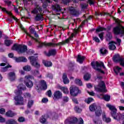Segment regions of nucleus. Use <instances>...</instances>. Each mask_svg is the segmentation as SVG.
<instances>
[{"mask_svg":"<svg viewBox=\"0 0 124 124\" xmlns=\"http://www.w3.org/2000/svg\"><path fill=\"white\" fill-rule=\"evenodd\" d=\"M81 28V26L78 28V29L74 30V33H72L71 35V36L69 37L68 39H66L65 41H62V42H59L58 43H47L46 42L44 43L39 42V45L38 46V48H41L45 46V47H57V46H60L61 45H64V44H66V43H69V41L73 38V36H75L77 33H78V31L79 29Z\"/></svg>","mask_w":124,"mask_h":124,"instance_id":"nucleus-1","label":"nucleus"},{"mask_svg":"<svg viewBox=\"0 0 124 124\" xmlns=\"http://www.w3.org/2000/svg\"><path fill=\"white\" fill-rule=\"evenodd\" d=\"M91 65L94 69L95 70H96V71H98V72H100V73H102V74H105V72L104 71L101 70L100 68H98V67H102L104 69H106V67H105V66H104V63L102 62H98L97 61H93L91 62Z\"/></svg>","mask_w":124,"mask_h":124,"instance_id":"nucleus-2","label":"nucleus"},{"mask_svg":"<svg viewBox=\"0 0 124 124\" xmlns=\"http://www.w3.org/2000/svg\"><path fill=\"white\" fill-rule=\"evenodd\" d=\"M12 50L17 51L18 54H23L27 52L28 50V47L27 46L23 45H18L17 44H15L12 47Z\"/></svg>","mask_w":124,"mask_h":124,"instance_id":"nucleus-3","label":"nucleus"},{"mask_svg":"<svg viewBox=\"0 0 124 124\" xmlns=\"http://www.w3.org/2000/svg\"><path fill=\"white\" fill-rule=\"evenodd\" d=\"M25 80L24 81L25 84L27 88H32L33 87V82L31 80V79H34V78L31 75H27L25 77Z\"/></svg>","mask_w":124,"mask_h":124,"instance_id":"nucleus-4","label":"nucleus"},{"mask_svg":"<svg viewBox=\"0 0 124 124\" xmlns=\"http://www.w3.org/2000/svg\"><path fill=\"white\" fill-rule=\"evenodd\" d=\"M95 91L96 92H99L100 93H107V90H106V85L103 81H101L98 86L94 87Z\"/></svg>","mask_w":124,"mask_h":124,"instance_id":"nucleus-5","label":"nucleus"},{"mask_svg":"<svg viewBox=\"0 0 124 124\" xmlns=\"http://www.w3.org/2000/svg\"><path fill=\"white\" fill-rule=\"evenodd\" d=\"M112 31L116 35H119V34H124V26L119 25L113 28Z\"/></svg>","mask_w":124,"mask_h":124,"instance_id":"nucleus-6","label":"nucleus"},{"mask_svg":"<svg viewBox=\"0 0 124 124\" xmlns=\"http://www.w3.org/2000/svg\"><path fill=\"white\" fill-rule=\"evenodd\" d=\"M113 60L114 62H120V65L124 67V58L119 54L113 56Z\"/></svg>","mask_w":124,"mask_h":124,"instance_id":"nucleus-7","label":"nucleus"},{"mask_svg":"<svg viewBox=\"0 0 124 124\" xmlns=\"http://www.w3.org/2000/svg\"><path fill=\"white\" fill-rule=\"evenodd\" d=\"M29 59H30L31 63L32 65L37 68H39V67H40V64L37 61L38 60L37 56L29 57Z\"/></svg>","mask_w":124,"mask_h":124,"instance_id":"nucleus-8","label":"nucleus"},{"mask_svg":"<svg viewBox=\"0 0 124 124\" xmlns=\"http://www.w3.org/2000/svg\"><path fill=\"white\" fill-rule=\"evenodd\" d=\"M70 93L73 96H77L78 93H81V91L79 90L78 87L72 86L70 88Z\"/></svg>","mask_w":124,"mask_h":124,"instance_id":"nucleus-9","label":"nucleus"},{"mask_svg":"<svg viewBox=\"0 0 124 124\" xmlns=\"http://www.w3.org/2000/svg\"><path fill=\"white\" fill-rule=\"evenodd\" d=\"M16 102L15 103V105H24L25 101H24V97L21 95L16 96L14 97Z\"/></svg>","mask_w":124,"mask_h":124,"instance_id":"nucleus-10","label":"nucleus"},{"mask_svg":"<svg viewBox=\"0 0 124 124\" xmlns=\"http://www.w3.org/2000/svg\"><path fill=\"white\" fill-rule=\"evenodd\" d=\"M106 106L108 108H109V110H110V114L114 119L116 115H117V108H116L115 106L111 105L110 104H107Z\"/></svg>","mask_w":124,"mask_h":124,"instance_id":"nucleus-11","label":"nucleus"},{"mask_svg":"<svg viewBox=\"0 0 124 124\" xmlns=\"http://www.w3.org/2000/svg\"><path fill=\"white\" fill-rule=\"evenodd\" d=\"M62 98V93L60 91L57 90L54 92L53 94V99L57 100V99H61Z\"/></svg>","mask_w":124,"mask_h":124,"instance_id":"nucleus-12","label":"nucleus"},{"mask_svg":"<svg viewBox=\"0 0 124 124\" xmlns=\"http://www.w3.org/2000/svg\"><path fill=\"white\" fill-rule=\"evenodd\" d=\"M31 13L33 14H40L41 13H44V12H43V10H42L41 7L39 6V5H37L36 8L31 11Z\"/></svg>","mask_w":124,"mask_h":124,"instance_id":"nucleus-13","label":"nucleus"},{"mask_svg":"<svg viewBox=\"0 0 124 124\" xmlns=\"http://www.w3.org/2000/svg\"><path fill=\"white\" fill-rule=\"evenodd\" d=\"M18 90H16L15 93L16 94H20L22 93V91H25V90H26V88L25 86H24L23 84H19L18 86Z\"/></svg>","mask_w":124,"mask_h":124,"instance_id":"nucleus-14","label":"nucleus"},{"mask_svg":"<svg viewBox=\"0 0 124 124\" xmlns=\"http://www.w3.org/2000/svg\"><path fill=\"white\" fill-rule=\"evenodd\" d=\"M44 53L47 57H51V56H56L57 50L56 49H50L48 53H47V51H44Z\"/></svg>","mask_w":124,"mask_h":124,"instance_id":"nucleus-15","label":"nucleus"},{"mask_svg":"<svg viewBox=\"0 0 124 124\" xmlns=\"http://www.w3.org/2000/svg\"><path fill=\"white\" fill-rule=\"evenodd\" d=\"M0 8L1 9L2 11L6 12L7 14L11 16V18H12L13 19H14V20H15L16 21V20H17V18H16L14 16H13L11 12L7 11L5 8H2L1 6H0Z\"/></svg>","mask_w":124,"mask_h":124,"instance_id":"nucleus-16","label":"nucleus"},{"mask_svg":"<svg viewBox=\"0 0 124 124\" xmlns=\"http://www.w3.org/2000/svg\"><path fill=\"white\" fill-rule=\"evenodd\" d=\"M109 44V46H108V48L109 49V50H116V46L115 45V44H117V43L116 42L111 41H110L108 43Z\"/></svg>","mask_w":124,"mask_h":124,"instance_id":"nucleus-17","label":"nucleus"},{"mask_svg":"<svg viewBox=\"0 0 124 124\" xmlns=\"http://www.w3.org/2000/svg\"><path fill=\"white\" fill-rule=\"evenodd\" d=\"M113 119L117 121H121V120H124V113L122 114L117 113Z\"/></svg>","mask_w":124,"mask_h":124,"instance_id":"nucleus-18","label":"nucleus"},{"mask_svg":"<svg viewBox=\"0 0 124 124\" xmlns=\"http://www.w3.org/2000/svg\"><path fill=\"white\" fill-rule=\"evenodd\" d=\"M100 106L96 105L95 103L91 104L89 107V109L91 112H94L96 109L100 107Z\"/></svg>","mask_w":124,"mask_h":124,"instance_id":"nucleus-19","label":"nucleus"},{"mask_svg":"<svg viewBox=\"0 0 124 124\" xmlns=\"http://www.w3.org/2000/svg\"><path fill=\"white\" fill-rule=\"evenodd\" d=\"M15 60L16 62H27V58L24 57H20L18 58H15Z\"/></svg>","mask_w":124,"mask_h":124,"instance_id":"nucleus-20","label":"nucleus"},{"mask_svg":"<svg viewBox=\"0 0 124 124\" xmlns=\"http://www.w3.org/2000/svg\"><path fill=\"white\" fill-rule=\"evenodd\" d=\"M52 9L53 10H54V11H55L56 12H60V11L62 10L60 5L58 4L53 5L52 6Z\"/></svg>","mask_w":124,"mask_h":124,"instance_id":"nucleus-21","label":"nucleus"},{"mask_svg":"<svg viewBox=\"0 0 124 124\" xmlns=\"http://www.w3.org/2000/svg\"><path fill=\"white\" fill-rule=\"evenodd\" d=\"M6 116L7 117H9V118H13L16 115V113L11 111L9 110L6 112Z\"/></svg>","mask_w":124,"mask_h":124,"instance_id":"nucleus-22","label":"nucleus"},{"mask_svg":"<svg viewBox=\"0 0 124 124\" xmlns=\"http://www.w3.org/2000/svg\"><path fill=\"white\" fill-rule=\"evenodd\" d=\"M8 76L10 77V79L11 81H13L16 79V74L15 72H11L8 74Z\"/></svg>","mask_w":124,"mask_h":124,"instance_id":"nucleus-23","label":"nucleus"},{"mask_svg":"<svg viewBox=\"0 0 124 124\" xmlns=\"http://www.w3.org/2000/svg\"><path fill=\"white\" fill-rule=\"evenodd\" d=\"M35 20L36 21H42L43 20V13L36 14Z\"/></svg>","mask_w":124,"mask_h":124,"instance_id":"nucleus-24","label":"nucleus"},{"mask_svg":"<svg viewBox=\"0 0 124 124\" xmlns=\"http://www.w3.org/2000/svg\"><path fill=\"white\" fill-rule=\"evenodd\" d=\"M70 11L72 15H78L79 14V11L78 10H76L73 7L70 8Z\"/></svg>","mask_w":124,"mask_h":124,"instance_id":"nucleus-25","label":"nucleus"},{"mask_svg":"<svg viewBox=\"0 0 124 124\" xmlns=\"http://www.w3.org/2000/svg\"><path fill=\"white\" fill-rule=\"evenodd\" d=\"M102 113V110H101V107H98V108H97L95 110V114L96 117H99V116H101V113Z\"/></svg>","mask_w":124,"mask_h":124,"instance_id":"nucleus-26","label":"nucleus"},{"mask_svg":"<svg viewBox=\"0 0 124 124\" xmlns=\"http://www.w3.org/2000/svg\"><path fill=\"white\" fill-rule=\"evenodd\" d=\"M62 79L64 84H66L69 83V79H68V78H67V75H66V74H63Z\"/></svg>","mask_w":124,"mask_h":124,"instance_id":"nucleus-27","label":"nucleus"},{"mask_svg":"<svg viewBox=\"0 0 124 124\" xmlns=\"http://www.w3.org/2000/svg\"><path fill=\"white\" fill-rule=\"evenodd\" d=\"M40 85L43 88V90H46L47 89V83L45 80H41L40 82Z\"/></svg>","mask_w":124,"mask_h":124,"instance_id":"nucleus-28","label":"nucleus"},{"mask_svg":"<svg viewBox=\"0 0 124 124\" xmlns=\"http://www.w3.org/2000/svg\"><path fill=\"white\" fill-rule=\"evenodd\" d=\"M59 89H60V90H61V91H62V92L64 93H69V91H68V89L66 87L59 86Z\"/></svg>","mask_w":124,"mask_h":124,"instance_id":"nucleus-29","label":"nucleus"},{"mask_svg":"<svg viewBox=\"0 0 124 124\" xmlns=\"http://www.w3.org/2000/svg\"><path fill=\"white\" fill-rule=\"evenodd\" d=\"M84 60H85L84 56H81V55H78L77 62H79V63H83L84 62Z\"/></svg>","mask_w":124,"mask_h":124,"instance_id":"nucleus-30","label":"nucleus"},{"mask_svg":"<svg viewBox=\"0 0 124 124\" xmlns=\"http://www.w3.org/2000/svg\"><path fill=\"white\" fill-rule=\"evenodd\" d=\"M11 67H12V66L10 64H8L4 67H1L0 69V71L1 72H5L6 71H7L8 68H11Z\"/></svg>","mask_w":124,"mask_h":124,"instance_id":"nucleus-31","label":"nucleus"},{"mask_svg":"<svg viewBox=\"0 0 124 124\" xmlns=\"http://www.w3.org/2000/svg\"><path fill=\"white\" fill-rule=\"evenodd\" d=\"M43 63H44V65L45 66H46L47 67L52 66V62H48L46 60H43Z\"/></svg>","mask_w":124,"mask_h":124,"instance_id":"nucleus-32","label":"nucleus"},{"mask_svg":"<svg viewBox=\"0 0 124 124\" xmlns=\"http://www.w3.org/2000/svg\"><path fill=\"white\" fill-rule=\"evenodd\" d=\"M121 70H122V68L118 66H116L114 69V71L115 73L116 74V75H118V74L120 73V72L121 71Z\"/></svg>","mask_w":124,"mask_h":124,"instance_id":"nucleus-33","label":"nucleus"},{"mask_svg":"<svg viewBox=\"0 0 124 124\" xmlns=\"http://www.w3.org/2000/svg\"><path fill=\"white\" fill-rule=\"evenodd\" d=\"M103 121H105L106 123H110V122H111V118L109 117H107L105 114L103 115Z\"/></svg>","mask_w":124,"mask_h":124,"instance_id":"nucleus-34","label":"nucleus"},{"mask_svg":"<svg viewBox=\"0 0 124 124\" xmlns=\"http://www.w3.org/2000/svg\"><path fill=\"white\" fill-rule=\"evenodd\" d=\"M6 124H17V122L14 119L8 120L6 122Z\"/></svg>","mask_w":124,"mask_h":124,"instance_id":"nucleus-35","label":"nucleus"},{"mask_svg":"<svg viewBox=\"0 0 124 124\" xmlns=\"http://www.w3.org/2000/svg\"><path fill=\"white\" fill-rule=\"evenodd\" d=\"M100 52L102 55H106V54H108V50L105 49V48L103 47L100 49Z\"/></svg>","mask_w":124,"mask_h":124,"instance_id":"nucleus-36","label":"nucleus"},{"mask_svg":"<svg viewBox=\"0 0 124 124\" xmlns=\"http://www.w3.org/2000/svg\"><path fill=\"white\" fill-rule=\"evenodd\" d=\"M70 120L72 124H76L78 122V119L76 117H70Z\"/></svg>","mask_w":124,"mask_h":124,"instance_id":"nucleus-37","label":"nucleus"},{"mask_svg":"<svg viewBox=\"0 0 124 124\" xmlns=\"http://www.w3.org/2000/svg\"><path fill=\"white\" fill-rule=\"evenodd\" d=\"M84 101L86 102V103H87V104H90V103L93 101V98L92 97H89L86 99Z\"/></svg>","mask_w":124,"mask_h":124,"instance_id":"nucleus-38","label":"nucleus"},{"mask_svg":"<svg viewBox=\"0 0 124 124\" xmlns=\"http://www.w3.org/2000/svg\"><path fill=\"white\" fill-rule=\"evenodd\" d=\"M83 78L85 81H89L90 79H91V75L89 74H86L84 77Z\"/></svg>","mask_w":124,"mask_h":124,"instance_id":"nucleus-39","label":"nucleus"},{"mask_svg":"<svg viewBox=\"0 0 124 124\" xmlns=\"http://www.w3.org/2000/svg\"><path fill=\"white\" fill-rule=\"evenodd\" d=\"M23 69L25 71H31V67L29 65H26L23 67Z\"/></svg>","mask_w":124,"mask_h":124,"instance_id":"nucleus-40","label":"nucleus"},{"mask_svg":"<svg viewBox=\"0 0 124 124\" xmlns=\"http://www.w3.org/2000/svg\"><path fill=\"white\" fill-rule=\"evenodd\" d=\"M75 82L76 84H77V85H78V86H82L83 85L81 79H79L76 78L75 79Z\"/></svg>","mask_w":124,"mask_h":124,"instance_id":"nucleus-41","label":"nucleus"},{"mask_svg":"<svg viewBox=\"0 0 124 124\" xmlns=\"http://www.w3.org/2000/svg\"><path fill=\"white\" fill-rule=\"evenodd\" d=\"M13 42H12V40H5V44L6 45V46H10L11 44H12Z\"/></svg>","mask_w":124,"mask_h":124,"instance_id":"nucleus-42","label":"nucleus"},{"mask_svg":"<svg viewBox=\"0 0 124 124\" xmlns=\"http://www.w3.org/2000/svg\"><path fill=\"white\" fill-rule=\"evenodd\" d=\"M106 31V29L101 27H99L97 29H96V32H99L100 31Z\"/></svg>","mask_w":124,"mask_h":124,"instance_id":"nucleus-43","label":"nucleus"},{"mask_svg":"<svg viewBox=\"0 0 124 124\" xmlns=\"http://www.w3.org/2000/svg\"><path fill=\"white\" fill-rule=\"evenodd\" d=\"M17 121L19 123H24V122H26V118L23 116H21L18 118Z\"/></svg>","mask_w":124,"mask_h":124,"instance_id":"nucleus-44","label":"nucleus"},{"mask_svg":"<svg viewBox=\"0 0 124 124\" xmlns=\"http://www.w3.org/2000/svg\"><path fill=\"white\" fill-rule=\"evenodd\" d=\"M75 110L77 113H81L82 112V108L78 106H76L75 107Z\"/></svg>","mask_w":124,"mask_h":124,"instance_id":"nucleus-45","label":"nucleus"},{"mask_svg":"<svg viewBox=\"0 0 124 124\" xmlns=\"http://www.w3.org/2000/svg\"><path fill=\"white\" fill-rule=\"evenodd\" d=\"M112 38V34L110 32H108L107 34L106 40L107 41L110 40Z\"/></svg>","mask_w":124,"mask_h":124,"instance_id":"nucleus-46","label":"nucleus"},{"mask_svg":"<svg viewBox=\"0 0 124 124\" xmlns=\"http://www.w3.org/2000/svg\"><path fill=\"white\" fill-rule=\"evenodd\" d=\"M110 96L109 95H105L104 96V99L106 101H109L110 100Z\"/></svg>","mask_w":124,"mask_h":124,"instance_id":"nucleus-47","label":"nucleus"},{"mask_svg":"<svg viewBox=\"0 0 124 124\" xmlns=\"http://www.w3.org/2000/svg\"><path fill=\"white\" fill-rule=\"evenodd\" d=\"M99 37H100L101 40H103V37H104V32H102L99 34Z\"/></svg>","mask_w":124,"mask_h":124,"instance_id":"nucleus-48","label":"nucleus"},{"mask_svg":"<svg viewBox=\"0 0 124 124\" xmlns=\"http://www.w3.org/2000/svg\"><path fill=\"white\" fill-rule=\"evenodd\" d=\"M33 104V101L31 100L29 101L28 106L29 107V108H31V106Z\"/></svg>","mask_w":124,"mask_h":124,"instance_id":"nucleus-49","label":"nucleus"},{"mask_svg":"<svg viewBox=\"0 0 124 124\" xmlns=\"http://www.w3.org/2000/svg\"><path fill=\"white\" fill-rule=\"evenodd\" d=\"M93 40H94L95 42H97V43H99L100 42V40H99V38L97 37H93Z\"/></svg>","mask_w":124,"mask_h":124,"instance_id":"nucleus-50","label":"nucleus"},{"mask_svg":"<svg viewBox=\"0 0 124 124\" xmlns=\"http://www.w3.org/2000/svg\"><path fill=\"white\" fill-rule=\"evenodd\" d=\"M40 123H41L42 124H45V123H46V119H45V118L42 117L40 119Z\"/></svg>","mask_w":124,"mask_h":124,"instance_id":"nucleus-51","label":"nucleus"},{"mask_svg":"<svg viewBox=\"0 0 124 124\" xmlns=\"http://www.w3.org/2000/svg\"><path fill=\"white\" fill-rule=\"evenodd\" d=\"M26 34H27L28 35V36H29L30 37H31L32 38V39H34V40H35V41H38V40L37 39V38H34V37H33L31 35V34H30V33H26Z\"/></svg>","mask_w":124,"mask_h":124,"instance_id":"nucleus-52","label":"nucleus"},{"mask_svg":"<svg viewBox=\"0 0 124 124\" xmlns=\"http://www.w3.org/2000/svg\"><path fill=\"white\" fill-rule=\"evenodd\" d=\"M94 123L95 124H102V121L101 120H94Z\"/></svg>","mask_w":124,"mask_h":124,"instance_id":"nucleus-53","label":"nucleus"},{"mask_svg":"<svg viewBox=\"0 0 124 124\" xmlns=\"http://www.w3.org/2000/svg\"><path fill=\"white\" fill-rule=\"evenodd\" d=\"M78 124H84V120H83V119H82L81 118H79L78 119Z\"/></svg>","mask_w":124,"mask_h":124,"instance_id":"nucleus-54","label":"nucleus"},{"mask_svg":"<svg viewBox=\"0 0 124 124\" xmlns=\"http://www.w3.org/2000/svg\"><path fill=\"white\" fill-rule=\"evenodd\" d=\"M65 124H71V121H70V118H69L67 119H66L65 121Z\"/></svg>","mask_w":124,"mask_h":124,"instance_id":"nucleus-55","label":"nucleus"},{"mask_svg":"<svg viewBox=\"0 0 124 124\" xmlns=\"http://www.w3.org/2000/svg\"><path fill=\"white\" fill-rule=\"evenodd\" d=\"M88 3L90 5H93L94 4V0H88Z\"/></svg>","mask_w":124,"mask_h":124,"instance_id":"nucleus-56","label":"nucleus"},{"mask_svg":"<svg viewBox=\"0 0 124 124\" xmlns=\"http://www.w3.org/2000/svg\"><path fill=\"white\" fill-rule=\"evenodd\" d=\"M46 94L49 96V97H51V96H52V91H51V90H48L46 92Z\"/></svg>","mask_w":124,"mask_h":124,"instance_id":"nucleus-57","label":"nucleus"},{"mask_svg":"<svg viewBox=\"0 0 124 124\" xmlns=\"http://www.w3.org/2000/svg\"><path fill=\"white\" fill-rule=\"evenodd\" d=\"M72 100L74 103H75L76 104H78L79 103L78 102V100H77V99L76 98H73Z\"/></svg>","mask_w":124,"mask_h":124,"instance_id":"nucleus-58","label":"nucleus"},{"mask_svg":"<svg viewBox=\"0 0 124 124\" xmlns=\"http://www.w3.org/2000/svg\"><path fill=\"white\" fill-rule=\"evenodd\" d=\"M24 96L25 98H27V97H31V94L29 93H24Z\"/></svg>","mask_w":124,"mask_h":124,"instance_id":"nucleus-59","label":"nucleus"},{"mask_svg":"<svg viewBox=\"0 0 124 124\" xmlns=\"http://www.w3.org/2000/svg\"><path fill=\"white\" fill-rule=\"evenodd\" d=\"M4 122H5V119L0 115V123H4Z\"/></svg>","mask_w":124,"mask_h":124,"instance_id":"nucleus-60","label":"nucleus"},{"mask_svg":"<svg viewBox=\"0 0 124 124\" xmlns=\"http://www.w3.org/2000/svg\"><path fill=\"white\" fill-rule=\"evenodd\" d=\"M5 113V109L4 108H0V114H4Z\"/></svg>","mask_w":124,"mask_h":124,"instance_id":"nucleus-61","label":"nucleus"},{"mask_svg":"<svg viewBox=\"0 0 124 124\" xmlns=\"http://www.w3.org/2000/svg\"><path fill=\"white\" fill-rule=\"evenodd\" d=\"M69 100L68 97L65 96L63 97V101H64V102H67Z\"/></svg>","mask_w":124,"mask_h":124,"instance_id":"nucleus-62","label":"nucleus"},{"mask_svg":"<svg viewBox=\"0 0 124 124\" xmlns=\"http://www.w3.org/2000/svg\"><path fill=\"white\" fill-rule=\"evenodd\" d=\"M42 102L43 103H46V102H48V99L46 98H44L42 100Z\"/></svg>","mask_w":124,"mask_h":124,"instance_id":"nucleus-63","label":"nucleus"},{"mask_svg":"<svg viewBox=\"0 0 124 124\" xmlns=\"http://www.w3.org/2000/svg\"><path fill=\"white\" fill-rule=\"evenodd\" d=\"M88 93L90 95H92V96H94L95 95V93H94L93 92H88Z\"/></svg>","mask_w":124,"mask_h":124,"instance_id":"nucleus-64","label":"nucleus"}]
</instances>
